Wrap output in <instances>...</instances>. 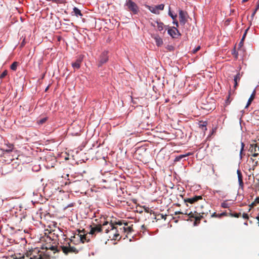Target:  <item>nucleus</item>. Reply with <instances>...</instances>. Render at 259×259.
<instances>
[{
    "instance_id": "1",
    "label": "nucleus",
    "mask_w": 259,
    "mask_h": 259,
    "mask_svg": "<svg viewBox=\"0 0 259 259\" xmlns=\"http://www.w3.org/2000/svg\"><path fill=\"white\" fill-rule=\"evenodd\" d=\"M109 225L111 227V230L115 231L114 234V239H117L118 237L122 234L125 233V226H127L126 222H122L121 221L115 222L114 223H110Z\"/></svg>"
},
{
    "instance_id": "2",
    "label": "nucleus",
    "mask_w": 259,
    "mask_h": 259,
    "mask_svg": "<svg viewBox=\"0 0 259 259\" xmlns=\"http://www.w3.org/2000/svg\"><path fill=\"white\" fill-rule=\"evenodd\" d=\"M126 10L134 15L138 14L140 11L138 5L132 0H126L125 3Z\"/></svg>"
},
{
    "instance_id": "3",
    "label": "nucleus",
    "mask_w": 259,
    "mask_h": 259,
    "mask_svg": "<svg viewBox=\"0 0 259 259\" xmlns=\"http://www.w3.org/2000/svg\"><path fill=\"white\" fill-rule=\"evenodd\" d=\"M109 60L108 52L104 51L99 56L97 65L98 67H101L103 65L106 63Z\"/></svg>"
},
{
    "instance_id": "4",
    "label": "nucleus",
    "mask_w": 259,
    "mask_h": 259,
    "mask_svg": "<svg viewBox=\"0 0 259 259\" xmlns=\"http://www.w3.org/2000/svg\"><path fill=\"white\" fill-rule=\"evenodd\" d=\"M46 250L45 252H41L44 259H47L48 258L50 257V256H51V254H50L49 253L47 252V250L48 249H50L51 250L53 251L54 253L59 252V250L56 246H51L49 247H46ZM33 252L34 253H38L39 254L41 253V252L39 251V250H38L37 249H35L33 251Z\"/></svg>"
},
{
    "instance_id": "5",
    "label": "nucleus",
    "mask_w": 259,
    "mask_h": 259,
    "mask_svg": "<svg viewBox=\"0 0 259 259\" xmlns=\"http://www.w3.org/2000/svg\"><path fill=\"white\" fill-rule=\"evenodd\" d=\"M60 247L62 251L65 254H68V253H78L77 249L74 246H71L70 243H68V245L66 246H61Z\"/></svg>"
},
{
    "instance_id": "6",
    "label": "nucleus",
    "mask_w": 259,
    "mask_h": 259,
    "mask_svg": "<svg viewBox=\"0 0 259 259\" xmlns=\"http://www.w3.org/2000/svg\"><path fill=\"white\" fill-rule=\"evenodd\" d=\"M188 17V13L186 12L180 10L179 11L180 24L184 26L187 22Z\"/></svg>"
},
{
    "instance_id": "7",
    "label": "nucleus",
    "mask_w": 259,
    "mask_h": 259,
    "mask_svg": "<svg viewBox=\"0 0 259 259\" xmlns=\"http://www.w3.org/2000/svg\"><path fill=\"white\" fill-rule=\"evenodd\" d=\"M146 7L152 13L155 14H159V10H163L164 9V5L160 4L155 7H151L146 5Z\"/></svg>"
},
{
    "instance_id": "8",
    "label": "nucleus",
    "mask_w": 259,
    "mask_h": 259,
    "mask_svg": "<svg viewBox=\"0 0 259 259\" xmlns=\"http://www.w3.org/2000/svg\"><path fill=\"white\" fill-rule=\"evenodd\" d=\"M90 231L89 234L91 235H95L96 233H100L102 231V227L101 225L93 224L90 226Z\"/></svg>"
},
{
    "instance_id": "9",
    "label": "nucleus",
    "mask_w": 259,
    "mask_h": 259,
    "mask_svg": "<svg viewBox=\"0 0 259 259\" xmlns=\"http://www.w3.org/2000/svg\"><path fill=\"white\" fill-rule=\"evenodd\" d=\"M168 33L172 37L177 38L181 35L177 27H172L168 30Z\"/></svg>"
},
{
    "instance_id": "10",
    "label": "nucleus",
    "mask_w": 259,
    "mask_h": 259,
    "mask_svg": "<svg viewBox=\"0 0 259 259\" xmlns=\"http://www.w3.org/2000/svg\"><path fill=\"white\" fill-rule=\"evenodd\" d=\"M202 197L201 196H195L192 198H188L184 199V201L186 203H189L191 204L194 203L199 200H201Z\"/></svg>"
},
{
    "instance_id": "11",
    "label": "nucleus",
    "mask_w": 259,
    "mask_h": 259,
    "mask_svg": "<svg viewBox=\"0 0 259 259\" xmlns=\"http://www.w3.org/2000/svg\"><path fill=\"white\" fill-rule=\"evenodd\" d=\"M37 254V255H33L32 256H30L29 258H28V256L26 257L23 256L20 258H16L15 259H44L41 252L39 254L38 253Z\"/></svg>"
},
{
    "instance_id": "12",
    "label": "nucleus",
    "mask_w": 259,
    "mask_h": 259,
    "mask_svg": "<svg viewBox=\"0 0 259 259\" xmlns=\"http://www.w3.org/2000/svg\"><path fill=\"white\" fill-rule=\"evenodd\" d=\"M82 61V58L81 57H79L75 62H73L72 63V66L74 69H79L80 67V64Z\"/></svg>"
},
{
    "instance_id": "13",
    "label": "nucleus",
    "mask_w": 259,
    "mask_h": 259,
    "mask_svg": "<svg viewBox=\"0 0 259 259\" xmlns=\"http://www.w3.org/2000/svg\"><path fill=\"white\" fill-rule=\"evenodd\" d=\"M237 174L239 186L240 187L242 188L243 186V176L240 169L237 170Z\"/></svg>"
},
{
    "instance_id": "14",
    "label": "nucleus",
    "mask_w": 259,
    "mask_h": 259,
    "mask_svg": "<svg viewBox=\"0 0 259 259\" xmlns=\"http://www.w3.org/2000/svg\"><path fill=\"white\" fill-rule=\"evenodd\" d=\"M257 148V144L255 145H252L251 147L250 148V152L252 154L253 157H256L258 153L256 152V148Z\"/></svg>"
},
{
    "instance_id": "15",
    "label": "nucleus",
    "mask_w": 259,
    "mask_h": 259,
    "mask_svg": "<svg viewBox=\"0 0 259 259\" xmlns=\"http://www.w3.org/2000/svg\"><path fill=\"white\" fill-rule=\"evenodd\" d=\"M204 214V212H200L199 213H197L195 217L194 218L195 219V221L194 222V226H197L200 222V220L203 218L202 215H201L200 214Z\"/></svg>"
},
{
    "instance_id": "16",
    "label": "nucleus",
    "mask_w": 259,
    "mask_h": 259,
    "mask_svg": "<svg viewBox=\"0 0 259 259\" xmlns=\"http://www.w3.org/2000/svg\"><path fill=\"white\" fill-rule=\"evenodd\" d=\"M255 94L256 91L255 90H254L247 101L245 108H247L251 104V102L255 98Z\"/></svg>"
},
{
    "instance_id": "17",
    "label": "nucleus",
    "mask_w": 259,
    "mask_h": 259,
    "mask_svg": "<svg viewBox=\"0 0 259 259\" xmlns=\"http://www.w3.org/2000/svg\"><path fill=\"white\" fill-rule=\"evenodd\" d=\"M241 75L240 73H238L235 76L234 78V88L235 89L236 88L237 86L238 85V82L240 81L241 77Z\"/></svg>"
},
{
    "instance_id": "18",
    "label": "nucleus",
    "mask_w": 259,
    "mask_h": 259,
    "mask_svg": "<svg viewBox=\"0 0 259 259\" xmlns=\"http://www.w3.org/2000/svg\"><path fill=\"white\" fill-rule=\"evenodd\" d=\"M192 154L191 153L189 152L186 154L179 155V156L176 157L174 161H175V162L180 161L182 158H185L187 156L191 155Z\"/></svg>"
},
{
    "instance_id": "19",
    "label": "nucleus",
    "mask_w": 259,
    "mask_h": 259,
    "mask_svg": "<svg viewBox=\"0 0 259 259\" xmlns=\"http://www.w3.org/2000/svg\"><path fill=\"white\" fill-rule=\"evenodd\" d=\"M5 145L7 146V148L6 149H4V151L7 153H10L12 151L14 148L13 144L8 143L6 144Z\"/></svg>"
},
{
    "instance_id": "20",
    "label": "nucleus",
    "mask_w": 259,
    "mask_h": 259,
    "mask_svg": "<svg viewBox=\"0 0 259 259\" xmlns=\"http://www.w3.org/2000/svg\"><path fill=\"white\" fill-rule=\"evenodd\" d=\"M156 44L157 46H161L163 44V40L162 38L159 36L157 35L154 37Z\"/></svg>"
},
{
    "instance_id": "21",
    "label": "nucleus",
    "mask_w": 259,
    "mask_h": 259,
    "mask_svg": "<svg viewBox=\"0 0 259 259\" xmlns=\"http://www.w3.org/2000/svg\"><path fill=\"white\" fill-rule=\"evenodd\" d=\"M228 213L226 212H223L220 214H217L216 212H214L212 214L211 217L221 218L222 217L228 216Z\"/></svg>"
},
{
    "instance_id": "22",
    "label": "nucleus",
    "mask_w": 259,
    "mask_h": 259,
    "mask_svg": "<svg viewBox=\"0 0 259 259\" xmlns=\"http://www.w3.org/2000/svg\"><path fill=\"white\" fill-rule=\"evenodd\" d=\"M231 91L230 90L229 92V94H228L227 98L225 101V106H227L228 105H229L230 104L231 101L233 99L232 98H231Z\"/></svg>"
},
{
    "instance_id": "23",
    "label": "nucleus",
    "mask_w": 259,
    "mask_h": 259,
    "mask_svg": "<svg viewBox=\"0 0 259 259\" xmlns=\"http://www.w3.org/2000/svg\"><path fill=\"white\" fill-rule=\"evenodd\" d=\"M197 213L198 212L196 211H195L194 212L191 211L188 214L186 213V214L187 215L188 218H184V219L188 221L190 219L194 218Z\"/></svg>"
},
{
    "instance_id": "24",
    "label": "nucleus",
    "mask_w": 259,
    "mask_h": 259,
    "mask_svg": "<svg viewBox=\"0 0 259 259\" xmlns=\"http://www.w3.org/2000/svg\"><path fill=\"white\" fill-rule=\"evenodd\" d=\"M72 13H74V15H76L77 17H78V16H82V14H81L80 10H79L76 7H74L73 8V11Z\"/></svg>"
},
{
    "instance_id": "25",
    "label": "nucleus",
    "mask_w": 259,
    "mask_h": 259,
    "mask_svg": "<svg viewBox=\"0 0 259 259\" xmlns=\"http://www.w3.org/2000/svg\"><path fill=\"white\" fill-rule=\"evenodd\" d=\"M80 240L82 243H84L85 241H89V239H87V235L84 234H80L79 235Z\"/></svg>"
},
{
    "instance_id": "26",
    "label": "nucleus",
    "mask_w": 259,
    "mask_h": 259,
    "mask_svg": "<svg viewBox=\"0 0 259 259\" xmlns=\"http://www.w3.org/2000/svg\"><path fill=\"white\" fill-rule=\"evenodd\" d=\"M132 226H133V225H132L131 226H128V225L125 226V233H127L128 234L130 233H132V232L134 231Z\"/></svg>"
},
{
    "instance_id": "27",
    "label": "nucleus",
    "mask_w": 259,
    "mask_h": 259,
    "mask_svg": "<svg viewBox=\"0 0 259 259\" xmlns=\"http://www.w3.org/2000/svg\"><path fill=\"white\" fill-rule=\"evenodd\" d=\"M157 24V28L159 31H162L163 29L164 24L163 23L160 22H156Z\"/></svg>"
},
{
    "instance_id": "28",
    "label": "nucleus",
    "mask_w": 259,
    "mask_h": 259,
    "mask_svg": "<svg viewBox=\"0 0 259 259\" xmlns=\"http://www.w3.org/2000/svg\"><path fill=\"white\" fill-rule=\"evenodd\" d=\"M18 63L17 62H14L11 65V69L14 71L16 70Z\"/></svg>"
},
{
    "instance_id": "29",
    "label": "nucleus",
    "mask_w": 259,
    "mask_h": 259,
    "mask_svg": "<svg viewBox=\"0 0 259 259\" xmlns=\"http://www.w3.org/2000/svg\"><path fill=\"white\" fill-rule=\"evenodd\" d=\"M228 215H230L232 217H235V218H239L240 217H241V213L240 212V213H230L229 214H228Z\"/></svg>"
},
{
    "instance_id": "30",
    "label": "nucleus",
    "mask_w": 259,
    "mask_h": 259,
    "mask_svg": "<svg viewBox=\"0 0 259 259\" xmlns=\"http://www.w3.org/2000/svg\"><path fill=\"white\" fill-rule=\"evenodd\" d=\"M47 120V117L42 118L39 120H38L37 122L38 124H43Z\"/></svg>"
},
{
    "instance_id": "31",
    "label": "nucleus",
    "mask_w": 259,
    "mask_h": 259,
    "mask_svg": "<svg viewBox=\"0 0 259 259\" xmlns=\"http://www.w3.org/2000/svg\"><path fill=\"white\" fill-rule=\"evenodd\" d=\"M221 207H222L223 208H229V205L227 202V201H225L221 203Z\"/></svg>"
},
{
    "instance_id": "32",
    "label": "nucleus",
    "mask_w": 259,
    "mask_h": 259,
    "mask_svg": "<svg viewBox=\"0 0 259 259\" xmlns=\"http://www.w3.org/2000/svg\"><path fill=\"white\" fill-rule=\"evenodd\" d=\"M109 232H110L111 233V234L113 235V236H114V234H115V231H113L112 230H111V227L110 226L108 227V228L105 229V232L106 233H108Z\"/></svg>"
},
{
    "instance_id": "33",
    "label": "nucleus",
    "mask_w": 259,
    "mask_h": 259,
    "mask_svg": "<svg viewBox=\"0 0 259 259\" xmlns=\"http://www.w3.org/2000/svg\"><path fill=\"white\" fill-rule=\"evenodd\" d=\"M241 147L240 151V158H242V152H243V149H244V144L243 143L241 142Z\"/></svg>"
},
{
    "instance_id": "34",
    "label": "nucleus",
    "mask_w": 259,
    "mask_h": 259,
    "mask_svg": "<svg viewBox=\"0 0 259 259\" xmlns=\"http://www.w3.org/2000/svg\"><path fill=\"white\" fill-rule=\"evenodd\" d=\"M168 15L171 17V18L173 19V20H176L177 16L176 15H174L170 12V10H169V12H168Z\"/></svg>"
},
{
    "instance_id": "35",
    "label": "nucleus",
    "mask_w": 259,
    "mask_h": 259,
    "mask_svg": "<svg viewBox=\"0 0 259 259\" xmlns=\"http://www.w3.org/2000/svg\"><path fill=\"white\" fill-rule=\"evenodd\" d=\"M7 75V71L5 70L1 75H0V79H2L4 78Z\"/></svg>"
},
{
    "instance_id": "36",
    "label": "nucleus",
    "mask_w": 259,
    "mask_h": 259,
    "mask_svg": "<svg viewBox=\"0 0 259 259\" xmlns=\"http://www.w3.org/2000/svg\"><path fill=\"white\" fill-rule=\"evenodd\" d=\"M257 203H259V197H257L253 202L252 203L251 205L254 206L256 205Z\"/></svg>"
},
{
    "instance_id": "37",
    "label": "nucleus",
    "mask_w": 259,
    "mask_h": 259,
    "mask_svg": "<svg viewBox=\"0 0 259 259\" xmlns=\"http://www.w3.org/2000/svg\"><path fill=\"white\" fill-rule=\"evenodd\" d=\"M249 29V28H248L247 29H246L245 30V32L242 36V39H243L244 40L245 37H246V34H247V31Z\"/></svg>"
},
{
    "instance_id": "38",
    "label": "nucleus",
    "mask_w": 259,
    "mask_h": 259,
    "mask_svg": "<svg viewBox=\"0 0 259 259\" xmlns=\"http://www.w3.org/2000/svg\"><path fill=\"white\" fill-rule=\"evenodd\" d=\"M242 217L243 219H248L249 218L248 215L245 213H243Z\"/></svg>"
},
{
    "instance_id": "39",
    "label": "nucleus",
    "mask_w": 259,
    "mask_h": 259,
    "mask_svg": "<svg viewBox=\"0 0 259 259\" xmlns=\"http://www.w3.org/2000/svg\"><path fill=\"white\" fill-rule=\"evenodd\" d=\"M258 9H257L256 8L255 9L254 11H253V12L252 13V14H251V18H253V17L254 16L256 11H257Z\"/></svg>"
},
{
    "instance_id": "40",
    "label": "nucleus",
    "mask_w": 259,
    "mask_h": 259,
    "mask_svg": "<svg viewBox=\"0 0 259 259\" xmlns=\"http://www.w3.org/2000/svg\"><path fill=\"white\" fill-rule=\"evenodd\" d=\"M173 23L176 25V27L177 28L179 26V23H178V21L176 19L174 20Z\"/></svg>"
},
{
    "instance_id": "41",
    "label": "nucleus",
    "mask_w": 259,
    "mask_h": 259,
    "mask_svg": "<svg viewBox=\"0 0 259 259\" xmlns=\"http://www.w3.org/2000/svg\"><path fill=\"white\" fill-rule=\"evenodd\" d=\"M79 234H84L85 233V231L84 229H82V230H78Z\"/></svg>"
},
{
    "instance_id": "42",
    "label": "nucleus",
    "mask_w": 259,
    "mask_h": 259,
    "mask_svg": "<svg viewBox=\"0 0 259 259\" xmlns=\"http://www.w3.org/2000/svg\"><path fill=\"white\" fill-rule=\"evenodd\" d=\"M243 41H244V40L243 39H242L241 40V41H240L239 42V46L241 47L243 46Z\"/></svg>"
},
{
    "instance_id": "43",
    "label": "nucleus",
    "mask_w": 259,
    "mask_h": 259,
    "mask_svg": "<svg viewBox=\"0 0 259 259\" xmlns=\"http://www.w3.org/2000/svg\"><path fill=\"white\" fill-rule=\"evenodd\" d=\"M233 55H234L235 56V58H237V55H238V53L237 52H236V51L235 50H234L233 51V53H232Z\"/></svg>"
},
{
    "instance_id": "44",
    "label": "nucleus",
    "mask_w": 259,
    "mask_h": 259,
    "mask_svg": "<svg viewBox=\"0 0 259 259\" xmlns=\"http://www.w3.org/2000/svg\"><path fill=\"white\" fill-rule=\"evenodd\" d=\"M200 47H198L195 50L193 51V53H195L196 52H197L200 49Z\"/></svg>"
},
{
    "instance_id": "45",
    "label": "nucleus",
    "mask_w": 259,
    "mask_h": 259,
    "mask_svg": "<svg viewBox=\"0 0 259 259\" xmlns=\"http://www.w3.org/2000/svg\"><path fill=\"white\" fill-rule=\"evenodd\" d=\"M25 40L24 39L20 45L21 47H23L25 45Z\"/></svg>"
},
{
    "instance_id": "46",
    "label": "nucleus",
    "mask_w": 259,
    "mask_h": 259,
    "mask_svg": "<svg viewBox=\"0 0 259 259\" xmlns=\"http://www.w3.org/2000/svg\"><path fill=\"white\" fill-rule=\"evenodd\" d=\"M145 211H146V212H150V211H152V210H150V209L149 208H148V207H147V208H145Z\"/></svg>"
},
{
    "instance_id": "47",
    "label": "nucleus",
    "mask_w": 259,
    "mask_h": 259,
    "mask_svg": "<svg viewBox=\"0 0 259 259\" xmlns=\"http://www.w3.org/2000/svg\"><path fill=\"white\" fill-rule=\"evenodd\" d=\"M108 224H109L108 222H107V221L104 222L103 223V226H106V225H107Z\"/></svg>"
},
{
    "instance_id": "48",
    "label": "nucleus",
    "mask_w": 259,
    "mask_h": 259,
    "mask_svg": "<svg viewBox=\"0 0 259 259\" xmlns=\"http://www.w3.org/2000/svg\"><path fill=\"white\" fill-rule=\"evenodd\" d=\"M256 8L257 9H259V0L258 1L257 3V5H256Z\"/></svg>"
},
{
    "instance_id": "49",
    "label": "nucleus",
    "mask_w": 259,
    "mask_h": 259,
    "mask_svg": "<svg viewBox=\"0 0 259 259\" xmlns=\"http://www.w3.org/2000/svg\"><path fill=\"white\" fill-rule=\"evenodd\" d=\"M183 214V213L180 212V211H176V212H175V214Z\"/></svg>"
},
{
    "instance_id": "50",
    "label": "nucleus",
    "mask_w": 259,
    "mask_h": 259,
    "mask_svg": "<svg viewBox=\"0 0 259 259\" xmlns=\"http://www.w3.org/2000/svg\"><path fill=\"white\" fill-rule=\"evenodd\" d=\"M141 227H142V229L143 230H145V229H146V227H145V226L144 225H143L141 226Z\"/></svg>"
},
{
    "instance_id": "51",
    "label": "nucleus",
    "mask_w": 259,
    "mask_h": 259,
    "mask_svg": "<svg viewBox=\"0 0 259 259\" xmlns=\"http://www.w3.org/2000/svg\"><path fill=\"white\" fill-rule=\"evenodd\" d=\"M201 125L202 127H205V130H206V124H205L204 123H203V124H201Z\"/></svg>"
},
{
    "instance_id": "52",
    "label": "nucleus",
    "mask_w": 259,
    "mask_h": 259,
    "mask_svg": "<svg viewBox=\"0 0 259 259\" xmlns=\"http://www.w3.org/2000/svg\"><path fill=\"white\" fill-rule=\"evenodd\" d=\"M256 152L258 153L259 152V146H257V148H256Z\"/></svg>"
},
{
    "instance_id": "53",
    "label": "nucleus",
    "mask_w": 259,
    "mask_h": 259,
    "mask_svg": "<svg viewBox=\"0 0 259 259\" xmlns=\"http://www.w3.org/2000/svg\"><path fill=\"white\" fill-rule=\"evenodd\" d=\"M151 25L152 26H154V27H155V24H153V23H151Z\"/></svg>"
},
{
    "instance_id": "54",
    "label": "nucleus",
    "mask_w": 259,
    "mask_h": 259,
    "mask_svg": "<svg viewBox=\"0 0 259 259\" xmlns=\"http://www.w3.org/2000/svg\"><path fill=\"white\" fill-rule=\"evenodd\" d=\"M257 162H258V161H255V165H256L257 164Z\"/></svg>"
},
{
    "instance_id": "55",
    "label": "nucleus",
    "mask_w": 259,
    "mask_h": 259,
    "mask_svg": "<svg viewBox=\"0 0 259 259\" xmlns=\"http://www.w3.org/2000/svg\"><path fill=\"white\" fill-rule=\"evenodd\" d=\"M245 225H247V223H244Z\"/></svg>"
}]
</instances>
